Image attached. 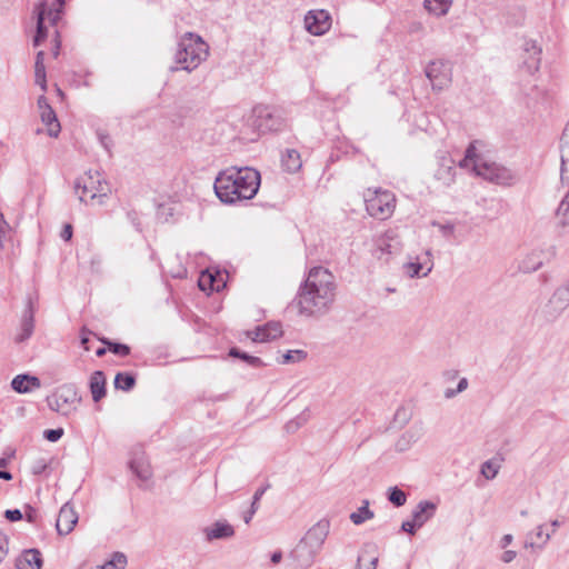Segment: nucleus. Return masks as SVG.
Instances as JSON below:
<instances>
[{
    "label": "nucleus",
    "instance_id": "44",
    "mask_svg": "<svg viewBox=\"0 0 569 569\" xmlns=\"http://www.w3.org/2000/svg\"><path fill=\"white\" fill-rule=\"evenodd\" d=\"M468 388V380L467 378H461L458 382V386L457 388H446L445 392H443V396L446 399H452L455 398L457 395L463 392L466 389Z\"/></svg>",
    "mask_w": 569,
    "mask_h": 569
},
{
    "label": "nucleus",
    "instance_id": "24",
    "mask_svg": "<svg viewBox=\"0 0 569 569\" xmlns=\"http://www.w3.org/2000/svg\"><path fill=\"white\" fill-rule=\"evenodd\" d=\"M130 469L142 481H148L152 477L151 466L143 455H139L130 461Z\"/></svg>",
    "mask_w": 569,
    "mask_h": 569
},
{
    "label": "nucleus",
    "instance_id": "33",
    "mask_svg": "<svg viewBox=\"0 0 569 569\" xmlns=\"http://www.w3.org/2000/svg\"><path fill=\"white\" fill-rule=\"evenodd\" d=\"M373 517H375L373 511H371L369 509V501L365 500L362 502V506L360 508H358L357 511H355L350 515V520L352 521V523L358 526V525L363 523L367 520L372 519Z\"/></svg>",
    "mask_w": 569,
    "mask_h": 569
},
{
    "label": "nucleus",
    "instance_id": "41",
    "mask_svg": "<svg viewBox=\"0 0 569 569\" xmlns=\"http://www.w3.org/2000/svg\"><path fill=\"white\" fill-rule=\"evenodd\" d=\"M307 353L303 350H289L282 355L281 363H293L303 360Z\"/></svg>",
    "mask_w": 569,
    "mask_h": 569
},
{
    "label": "nucleus",
    "instance_id": "7",
    "mask_svg": "<svg viewBox=\"0 0 569 569\" xmlns=\"http://www.w3.org/2000/svg\"><path fill=\"white\" fill-rule=\"evenodd\" d=\"M367 212L379 220H386L392 216L396 208V197L391 191L367 189L363 194Z\"/></svg>",
    "mask_w": 569,
    "mask_h": 569
},
{
    "label": "nucleus",
    "instance_id": "19",
    "mask_svg": "<svg viewBox=\"0 0 569 569\" xmlns=\"http://www.w3.org/2000/svg\"><path fill=\"white\" fill-rule=\"evenodd\" d=\"M455 161L448 156L441 157L438 161V168L435 171V178L443 186L448 187L455 182Z\"/></svg>",
    "mask_w": 569,
    "mask_h": 569
},
{
    "label": "nucleus",
    "instance_id": "40",
    "mask_svg": "<svg viewBox=\"0 0 569 569\" xmlns=\"http://www.w3.org/2000/svg\"><path fill=\"white\" fill-rule=\"evenodd\" d=\"M388 499L396 507H401L406 503L407 496L401 489L393 487L389 489Z\"/></svg>",
    "mask_w": 569,
    "mask_h": 569
},
{
    "label": "nucleus",
    "instance_id": "34",
    "mask_svg": "<svg viewBox=\"0 0 569 569\" xmlns=\"http://www.w3.org/2000/svg\"><path fill=\"white\" fill-rule=\"evenodd\" d=\"M136 383L134 377L129 373L119 372L114 378V387L124 391H129Z\"/></svg>",
    "mask_w": 569,
    "mask_h": 569
},
{
    "label": "nucleus",
    "instance_id": "52",
    "mask_svg": "<svg viewBox=\"0 0 569 569\" xmlns=\"http://www.w3.org/2000/svg\"><path fill=\"white\" fill-rule=\"evenodd\" d=\"M517 557V552L515 550H506L502 555H501V561L505 562V563H510L512 562Z\"/></svg>",
    "mask_w": 569,
    "mask_h": 569
},
{
    "label": "nucleus",
    "instance_id": "48",
    "mask_svg": "<svg viewBox=\"0 0 569 569\" xmlns=\"http://www.w3.org/2000/svg\"><path fill=\"white\" fill-rule=\"evenodd\" d=\"M437 226L446 238H451L455 234V226L452 223H433Z\"/></svg>",
    "mask_w": 569,
    "mask_h": 569
},
{
    "label": "nucleus",
    "instance_id": "16",
    "mask_svg": "<svg viewBox=\"0 0 569 569\" xmlns=\"http://www.w3.org/2000/svg\"><path fill=\"white\" fill-rule=\"evenodd\" d=\"M78 513L69 503H64L58 515L56 528L60 535H69L78 522Z\"/></svg>",
    "mask_w": 569,
    "mask_h": 569
},
{
    "label": "nucleus",
    "instance_id": "60",
    "mask_svg": "<svg viewBox=\"0 0 569 569\" xmlns=\"http://www.w3.org/2000/svg\"><path fill=\"white\" fill-rule=\"evenodd\" d=\"M378 565V557L373 556L370 558L369 561V568L368 569H376Z\"/></svg>",
    "mask_w": 569,
    "mask_h": 569
},
{
    "label": "nucleus",
    "instance_id": "20",
    "mask_svg": "<svg viewBox=\"0 0 569 569\" xmlns=\"http://www.w3.org/2000/svg\"><path fill=\"white\" fill-rule=\"evenodd\" d=\"M40 387V379L30 375H18L11 381V388L18 393H29Z\"/></svg>",
    "mask_w": 569,
    "mask_h": 569
},
{
    "label": "nucleus",
    "instance_id": "59",
    "mask_svg": "<svg viewBox=\"0 0 569 569\" xmlns=\"http://www.w3.org/2000/svg\"><path fill=\"white\" fill-rule=\"evenodd\" d=\"M256 508H251L248 513L244 515L243 520L246 523H249L252 519L253 515L256 513Z\"/></svg>",
    "mask_w": 569,
    "mask_h": 569
},
{
    "label": "nucleus",
    "instance_id": "49",
    "mask_svg": "<svg viewBox=\"0 0 569 569\" xmlns=\"http://www.w3.org/2000/svg\"><path fill=\"white\" fill-rule=\"evenodd\" d=\"M9 521H19L22 519V512L19 509H9L4 512Z\"/></svg>",
    "mask_w": 569,
    "mask_h": 569
},
{
    "label": "nucleus",
    "instance_id": "27",
    "mask_svg": "<svg viewBox=\"0 0 569 569\" xmlns=\"http://www.w3.org/2000/svg\"><path fill=\"white\" fill-rule=\"evenodd\" d=\"M41 121L48 127L47 132L50 137L57 138L60 132V123L52 108H47L39 112Z\"/></svg>",
    "mask_w": 569,
    "mask_h": 569
},
{
    "label": "nucleus",
    "instance_id": "22",
    "mask_svg": "<svg viewBox=\"0 0 569 569\" xmlns=\"http://www.w3.org/2000/svg\"><path fill=\"white\" fill-rule=\"evenodd\" d=\"M436 505L430 501H420L412 510L413 525L421 528L436 512Z\"/></svg>",
    "mask_w": 569,
    "mask_h": 569
},
{
    "label": "nucleus",
    "instance_id": "62",
    "mask_svg": "<svg viewBox=\"0 0 569 569\" xmlns=\"http://www.w3.org/2000/svg\"><path fill=\"white\" fill-rule=\"evenodd\" d=\"M0 478L4 479V480H11L12 479V475L8 471H1L0 470Z\"/></svg>",
    "mask_w": 569,
    "mask_h": 569
},
{
    "label": "nucleus",
    "instance_id": "11",
    "mask_svg": "<svg viewBox=\"0 0 569 569\" xmlns=\"http://www.w3.org/2000/svg\"><path fill=\"white\" fill-rule=\"evenodd\" d=\"M77 401V392L71 386H63L51 397L48 398V405L51 410L62 415H68L71 406Z\"/></svg>",
    "mask_w": 569,
    "mask_h": 569
},
{
    "label": "nucleus",
    "instance_id": "8",
    "mask_svg": "<svg viewBox=\"0 0 569 569\" xmlns=\"http://www.w3.org/2000/svg\"><path fill=\"white\" fill-rule=\"evenodd\" d=\"M569 308V283L557 287L541 309L542 318L553 322Z\"/></svg>",
    "mask_w": 569,
    "mask_h": 569
},
{
    "label": "nucleus",
    "instance_id": "2",
    "mask_svg": "<svg viewBox=\"0 0 569 569\" xmlns=\"http://www.w3.org/2000/svg\"><path fill=\"white\" fill-rule=\"evenodd\" d=\"M260 173L253 168L231 167L221 171L214 180V192L221 202L232 204L252 199L260 187Z\"/></svg>",
    "mask_w": 569,
    "mask_h": 569
},
{
    "label": "nucleus",
    "instance_id": "18",
    "mask_svg": "<svg viewBox=\"0 0 569 569\" xmlns=\"http://www.w3.org/2000/svg\"><path fill=\"white\" fill-rule=\"evenodd\" d=\"M253 341L267 342L282 336V327L280 322H268L262 327H257L254 331L248 333Z\"/></svg>",
    "mask_w": 569,
    "mask_h": 569
},
{
    "label": "nucleus",
    "instance_id": "56",
    "mask_svg": "<svg viewBox=\"0 0 569 569\" xmlns=\"http://www.w3.org/2000/svg\"><path fill=\"white\" fill-rule=\"evenodd\" d=\"M512 540H513L512 535H510V533L505 535L500 540V547L507 548L512 542Z\"/></svg>",
    "mask_w": 569,
    "mask_h": 569
},
{
    "label": "nucleus",
    "instance_id": "42",
    "mask_svg": "<svg viewBox=\"0 0 569 569\" xmlns=\"http://www.w3.org/2000/svg\"><path fill=\"white\" fill-rule=\"evenodd\" d=\"M229 355L231 357L240 358V359L247 361L248 363H250L252 366H260L262 363L260 358L250 356V355H248L246 352H241L237 348H231L230 351H229Z\"/></svg>",
    "mask_w": 569,
    "mask_h": 569
},
{
    "label": "nucleus",
    "instance_id": "26",
    "mask_svg": "<svg viewBox=\"0 0 569 569\" xmlns=\"http://www.w3.org/2000/svg\"><path fill=\"white\" fill-rule=\"evenodd\" d=\"M561 169L562 181L569 182V128H566L561 137Z\"/></svg>",
    "mask_w": 569,
    "mask_h": 569
},
{
    "label": "nucleus",
    "instance_id": "63",
    "mask_svg": "<svg viewBox=\"0 0 569 569\" xmlns=\"http://www.w3.org/2000/svg\"><path fill=\"white\" fill-rule=\"evenodd\" d=\"M551 527H552V531L550 532L551 535L556 532L557 528L560 526V521L555 519L550 522Z\"/></svg>",
    "mask_w": 569,
    "mask_h": 569
},
{
    "label": "nucleus",
    "instance_id": "50",
    "mask_svg": "<svg viewBox=\"0 0 569 569\" xmlns=\"http://www.w3.org/2000/svg\"><path fill=\"white\" fill-rule=\"evenodd\" d=\"M401 529L410 535H413L417 529H419L418 525H413V519L407 520L402 522Z\"/></svg>",
    "mask_w": 569,
    "mask_h": 569
},
{
    "label": "nucleus",
    "instance_id": "37",
    "mask_svg": "<svg viewBox=\"0 0 569 569\" xmlns=\"http://www.w3.org/2000/svg\"><path fill=\"white\" fill-rule=\"evenodd\" d=\"M199 288L203 291L210 290H219L220 284L217 283L214 277L209 272H202L199 278Z\"/></svg>",
    "mask_w": 569,
    "mask_h": 569
},
{
    "label": "nucleus",
    "instance_id": "15",
    "mask_svg": "<svg viewBox=\"0 0 569 569\" xmlns=\"http://www.w3.org/2000/svg\"><path fill=\"white\" fill-rule=\"evenodd\" d=\"M254 127L261 131H272L278 129V121L273 118L272 109L268 106H257L253 109Z\"/></svg>",
    "mask_w": 569,
    "mask_h": 569
},
{
    "label": "nucleus",
    "instance_id": "47",
    "mask_svg": "<svg viewBox=\"0 0 569 569\" xmlns=\"http://www.w3.org/2000/svg\"><path fill=\"white\" fill-rule=\"evenodd\" d=\"M43 436L48 441L56 442L63 436V429H48L44 431Z\"/></svg>",
    "mask_w": 569,
    "mask_h": 569
},
{
    "label": "nucleus",
    "instance_id": "14",
    "mask_svg": "<svg viewBox=\"0 0 569 569\" xmlns=\"http://www.w3.org/2000/svg\"><path fill=\"white\" fill-rule=\"evenodd\" d=\"M62 10L50 7L47 8L42 6L38 13L37 21V34L33 39L34 46H39L40 42L46 38L47 31L44 27V21L48 20L51 24H56L61 18Z\"/></svg>",
    "mask_w": 569,
    "mask_h": 569
},
{
    "label": "nucleus",
    "instance_id": "5",
    "mask_svg": "<svg viewBox=\"0 0 569 569\" xmlns=\"http://www.w3.org/2000/svg\"><path fill=\"white\" fill-rule=\"evenodd\" d=\"M329 520H319L308 530L306 536L291 552L292 558L302 566H309L325 543L329 533Z\"/></svg>",
    "mask_w": 569,
    "mask_h": 569
},
{
    "label": "nucleus",
    "instance_id": "9",
    "mask_svg": "<svg viewBox=\"0 0 569 569\" xmlns=\"http://www.w3.org/2000/svg\"><path fill=\"white\" fill-rule=\"evenodd\" d=\"M557 249L550 244L545 248H535L528 252L519 263V269L525 273H531L539 270L545 262L555 258Z\"/></svg>",
    "mask_w": 569,
    "mask_h": 569
},
{
    "label": "nucleus",
    "instance_id": "21",
    "mask_svg": "<svg viewBox=\"0 0 569 569\" xmlns=\"http://www.w3.org/2000/svg\"><path fill=\"white\" fill-rule=\"evenodd\" d=\"M42 566L41 552L37 549L24 550L16 559L17 569H40Z\"/></svg>",
    "mask_w": 569,
    "mask_h": 569
},
{
    "label": "nucleus",
    "instance_id": "58",
    "mask_svg": "<svg viewBox=\"0 0 569 569\" xmlns=\"http://www.w3.org/2000/svg\"><path fill=\"white\" fill-rule=\"evenodd\" d=\"M81 345L86 350H90L89 338L86 336L84 331H82L81 335Z\"/></svg>",
    "mask_w": 569,
    "mask_h": 569
},
{
    "label": "nucleus",
    "instance_id": "61",
    "mask_svg": "<svg viewBox=\"0 0 569 569\" xmlns=\"http://www.w3.org/2000/svg\"><path fill=\"white\" fill-rule=\"evenodd\" d=\"M402 440L416 441L415 436H413V433L411 431L405 432L403 436H402Z\"/></svg>",
    "mask_w": 569,
    "mask_h": 569
},
{
    "label": "nucleus",
    "instance_id": "4",
    "mask_svg": "<svg viewBox=\"0 0 569 569\" xmlns=\"http://www.w3.org/2000/svg\"><path fill=\"white\" fill-rule=\"evenodd\" d=\"M209 56V46L203 39L192 32H186L178 41L173 60L176 67L171 71L184 70L191 72L196 70Z\"/></svg>",
    "mask_w": 569,
    "mask_h": 569
},
{
    "label": "nucleus",
    "instance_id": "1",
    "mask_svg": "<svg viewBox=\"0 0 569 569\" xmlns=\"http://www.w3.org/2000/svg\"><path fill=\"white\" fill-rule=\"evenodd\" d=\"M336 297L335 276L326 268H312L298 295L299 311L306 316H322Z\"/></svg>",
    "mask_w": 569,
    "mask_h": 569
},
{
    "label": "nucleus",
    "instance_id": "43",
    "mask_svg": "<svg viewBox=\"0 0 569 569\" xmlns=\"http://www.w3.org/2000/svg\"><path fill=\"white\" fill-rule=\"evenodd\" d=\"M103 343L108 346L109 351H111L114 355L126 357L130 353V348L127 345L112 342L108 340H102Z\"/></svg>",
    "mask_w": 569,
    "mask_h": 569
},
{
    "label": "nucleus",
    "instance_id": "17",
    "mask_svg": "<svg viewBox=\"0 0 569 569\" xmlns=\"http://www.w3.org/2000/svg\"><path fill=\"white\" fill-rule=\"evenodd\" d=\"M393 240L392 232H386L375 239V248L372 256L383 262H387L395 251V246L391 243Z\"/></svg>",
    "mask_w": 569,
    "mask_h": 569
},
{
    "label": "nucleus",
    "instance_id": "54",
    "mask_svg": "<svg viewBox=\"0 0 569 569\" xmlns=\"http://www.w3.org/2000/svg\"><path fill=\"white\" fill-rule=\"evenodd\" d=\"M61 238L66 241H69L72 237V227L71 224H66L61 231Z\"/></svg>",
    "mask_w": 569,
    "mask_h": 569
},
{
    "label": "nucleus",
    "instance_id": "51",
    "mask_svg": "<svg viewBox=\"0 0 569 569\" xmlns=\"http://www.w3.org/2000/svg\"><path fill=\"white\" fill-rule=\"evenodd\" d=\"M269 486H266L263 488H259L254 495H253V499H252V503H251V508H256V510L258 509V502L259 500L261 499V497L263 496V493L266 492V490L268 489Z\"/></svg>",
    "mask_w": 569,
    "mask_h": 569
},
{
    "label": "nucleus",
    "instance_id": "35",
    "mask_svg": "<svg viewBox=\"0 0 569 569\" xmlns=\"http://www.w3.org/2000/svg\"><path fill=\"white\" fill-rule=\"evenodd\" d=\"M556 216L561 226L569 224V191L567 192L565 198L559 203L557 211H556Z\"/></svg>",
    "mask_w": 569,
    "mask_h": 569
},
{
    "label": "nucleus",
    "instance_id": "10",
    "mask_svg": "<svg viewBox=\"0 0 569 569\" xmlns=\"http://www.w3.org/2000/svg\"><path fill=\"white\" fill-rule=\"evenodd\" d=\"M426 76L430 80L433 89L441 90L451 82V64L442 60L432 61L426 68Z\"/></svg>",
    "mask_w": 569,
    "mask_h": 569
},
{
    "label": "nucleus",
    "instance_id": "30",
    "mask_svg": "<svg viewBox=\"0 0 569 569\" xmlns=\"http://www.w3.org/2000/svg\"><path fill=\"white\" fill-rule=\"evenodd\" d=\"M44 60V53L42 51H39L37 53L36 63H34V78L36 83L40 86L42 91L47 90V79H46V67L43 63Z\"/></svg>",
    "mask_w": 569,
    "mask_h": 569
},
{
    "label": "nucleus",
    "instance_id": "23",
    "mask_svg": "<svg viewBox=\"0 0 569 569\" xmlns=\"http://www.w3.org/2000/svg\"><path fill=\"white\" fill-rule=\"evenodd\" d=\"M204 535L208 541L226 539L234 535V529L230 523L226 521H217L212 526L204 529Z\"/></svg>",
    "mask_w": 569,
    "mask_h": 569
},
{
    "label": "nucleus",
    "instance_id": "6",
    "mask_svg": "<svg viewBox=\"0 0 569 569\" xmlns=\"http://www.w3.org/2000/svg\"><path fill=\"white\" fill-rule=\"evenodd\" d=\"M79 200L84 203H103V199L110 192V187L98 171H88L74 183Z\"/></svg>",
    "mask_w": 569,
    "mask_h": 569
},
{
    "label": "nucleus",
    "instance_id": "29",
    "mask_svg": "<svg viewBox=\"0 0 569 569\" xmlns=\"http://www.w3.org/2000/svg\"><path fill=\"white\" fill-rule=\"evenodd\" d=\"M530 540L526 542V548L542 549L551 538V533L545 532L543 525L537 526L533 532L529 535Z\"/></svg>",
    "mask_w": 569,
    "mask_h": 569
},
{
    "label": "nucleus",
    "instance_id": "3",
    "mask_svg": "<svg viewBox=\"0 0 569 569\" xmlns=\"http://www.w3.org/2000/svg\"><path fill=\"white\" fill-rule=\"evenodd\" d=\"M459 167L473 172L485 180L501 186H512L518 180L517 173L510 168L480 158L476 153L473 144L467 148L463 159L459 161Z\"/></svg>",
    "mask_w": 569,
    "mask_h": 569
},
{
    "label": "nucleus",
    "instance_id": "13",
    "mask_svg": "<svg viewBox=\"0 0 569 569\" xmlns=\"http://www.w3.org/2000/svg\"><path fill=\"white\" fill-rule=\"evenodd\" d=\"M541 49L533 40H525L522 44V62L521 67L530 74L536 72L540 67Z\"/></svg>",
    "mask_w": 569,
    "mask_h": 569
},
{
    "label": "nucleus",
    "instance_id": "25",
    "mask_svg": "<svg viewBox=\"0 0 569 569\" xmlns=\"http://www.w3.org/2000/svg\"><path fill=\"white\" fill-rule=\"evenodd\" d=\"M90 391L96 402L100 401L106 396V377L102 371L98 370L91 375Z\"/></svg>",
    "mask_w": 569,
    "mask_h": 569
},
{
    "label": "nucleus",
    "instance_id": "45",
    "mask_svg": "<svg viewBox=\"0 0 569 569\" xmlns=\"http://www.w3.org/2000/svg\"><path fill=\"white\" fill-rule=\"evenodd\" d=\"M107 565L117 569H124L127 566V557L124 553L117 551L112 555L110 561H108Z\"/></svg>",
    "mask_w": 569,
    "mask_h": 569
},
{
    "label": "nucleus",
    "instance_id": "31",
    "mask_svg": "<svg viewBox=\"0 0 569 569\" xmlns=\"http://www.w3.org/2000/svg\"><path fill=\"white\" fill-rule=\"evenodd\" d=\"M431 269H432V264H430L429 267H427L425 269V264L419 261H409L403 264V271L410 278L426 277L429 274Z\"/></svg>",
    "mask_w": 569,
    "mask_h": 569
},
{
    "label": "nucleus",
    "instance_id": "64",
    "mask_svg": "<svg viewBox=\"0 0 569 569\" xmlns=\"http://www.w3.org/2000/svg\"><path fill=\"white\" fill-rule=\"evenodd\" d=\"M63 4H64V0H56L53 2L52 7L62 10Z\"/></svg>",
    "mask_w": 569,
    "mask_h": 569
},
{
    "label": "nucleus",
    "instance_id": "36",
    "mask_svg": "<svg viewBox=\"0 0 569 569\" xmlns=\"http://www.w3.org/2000/svg\"><path fill=\"white\" fill-rule=\"evenodd\" d=\"M33 328H34V322H33L32 315L24 316L22 319V322H21V332L17 337V340L19 342H22V341L27 340L28 338H30V336L33 332Z\"/></svg>",
    "mask_w": 569,
    "mask_h": 569
},
{
    "label": "nucleus",
    "instance_id": "46",
    "mask_svg": "<svg viewBox=\"0 0 569 569\" xmlns=\"http://www.w3.org/2000/svg\"><path fill=\"white\" fill-rule=\"evenodd\" d=\"M11 227L7 221L0 222V247L4 248L6 241L9 239Z\"/></svg>",
    "mask_w": 569,
    "mask_h": 569
},
{
    "label": "nucleus",
    "instance_id": "57",
    "mask_svg": "<svg viewBox=\"0 0 569 569\" xmlns=\"http://www.w3.org/2000/svg\"><path fill=\"white\" fill-rule=\"evenodd\" d=\"M271 562L273 565H278L281 560H282V552L280 550L278 551H274L272 555H271Z\"/></svg>",
    "mask_w": 569,
    "mask_h": 569
},
{
    "label": "nucleus",
    "instance_id": "55",
    "mask_svg": "<svg viewBox=\"0 0 569 569\" xmlns=\"http://www.w3.org/2000/svg\"><path fill=\"white\" fill-rule=\"evenodd\" d=\"M442 377L446 382H451L458 377V371L457 370H447L443 372Z\"/></svg>",
    "mask_w": 569,
    "mask_h": 569
},
{
    "label": "nucleus",
    "instance_id": "12",
    "mask_svg": "<svg viewBox=\"0 0 569 569\" xmlns=\"http://www.w3.org/2000/svg\"><path fill=\"white\" fill-rule=\"evenodd\" d=\"M305 27L313 36L325 34L331 27V18L326 10H311L305 17Z\"/></svg>",
    "mask_w": 569,
    "mask_h": 569
},
{
    "label": "nucleus",
    "instance_id": "28",
    "mask_svg": "<svg viewBox=\"0 0 569 569\" xmlns=\"http://www.w3.org/2000/svg\"><path fill=\"white\" fill-rule=\"evenodd\" d=\"M281 162L284 170L290 173H296L302 166L300 153L295 149H287L282 154Z\"/></svg>",
    "mask_w": 569,
    "mask_h": 569
},
{
    "label": "nucleus",
    "instance_id": "39",
    "mask_svg": "<svg viewBox=\"0 0 569 569\" xmlns=\"http://www.w3.org/2000/svg\"><path fill=\"white\" fill-rule=\"evenodd\" d=\"M308 419L309 413L307 410H305L298 417L286 423L287 432H296L301 426H303L308 421Z\"/></svg>",
    "mask_w": 569,
    "mask_h": 569
},
{
    "label": "nucleus",
    "instance_id": "32",
    "mask_svg": "<svg viewBox=\"0 0 569 569\" xmlns=\"http://www.w3.org/2000/svg\"><path fill=\"white\" fill-rule=\"evenodd\" d=\"M452 0H425V8L435 16H443L446 14L450 7Z\"/></svg>",
    "mask_w": 569,
    "mask_h": 569
},
{
    "label": "nucleus",
    "instance_id": "38",
    "mask_svg": "<svg viewBox=\"0 0 569 569\" xmlns=\"http://www.w3.org/2000/svg\"><path fill=\"white\" fill-rule=\"evenodd\" d=\"M499 469H500V465L492 461V460H487L486 462H483L481 465V475L488 479V480H491L493 478H496V476L498 475L499 472Z\"/></svg>",
    "mask_w": 569,
    "mask_h": 569
},
{
    "label": "nucleus",
    "instance_id": "53",
    "mask_svg": "<svg viewBox=\"0 0 569 569\" xmlns=\"http://www.w3.org/2000/svg\"><path fill=\"white\" fill-rule=\"evenodd\" d=\"M37 104H38L39 112L42 110H47V108H52L49 104L48 99L44 96H40L38 98Z\"/></svg>",
    "mask_w": 569,
    "mask_h": 569
}]
</instances>
